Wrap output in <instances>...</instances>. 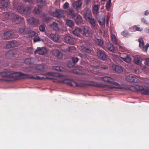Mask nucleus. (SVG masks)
Returning <instances> with one entry per match:
<instances>
[{
  "mask_svg": "<svg viewBox=\"0 0 149 149\" xmlns=\"http://www.w3.org/2000/svg\"><path fill=\"white\" fill-rule=\"evenodd\" d=\"M125 79L126 81L129 82L133 83L137 82V79L132 75L127 76Z\"/></svg>",
  "mask_w": 149,
  "mask_h": 149,
  "instance_id": "9b49d317",
  "label": "nucleus"
},
{
  "mask_svg": "<svg viewBox=\"0 0 149 149\" xmlns=\"http://www.w3.org/2000/svg\"><path fill=\"white\" fill-rule=\"evenodd\" d=\"M84 51L88 53H90L91 52V50L89 47H84L83 49Z\"/></svg>",
  "mask_w": 149,
  "mask_h": 149,
  "instance_id": "a18cd8bd",
  "label": "nucleus"
},
{
  "mask_svg": "<svg viewBox=\"0 0 149 149\" xmlns=\"http://www.w3.org/2000/svg\"><path fill=\"white\" fill-rule=\"evenodd\" d=\"M88 20L89 21L90 23L91 24V28L93 29H97V25L96 24L94 18L92 17Z\"/></svg>",
  "mask_w": 149,
  "mask_h": 149,
  "instance_id": "6ab92c4d",
  "label": "nucleus"
},
{
  "mask_svg": "<svg viewBox=\"0 0 149 149\" xmlns=\"http://www.w3.org/2000/svg\"><path fill=\"white\" fill-rule=\"evenodd\" d=\"M149 47V44L148 43L146 44L145 46H144L143 48L142 49V50L145 52L146 51Z\"/></svg>",
  "mask_w": 149,
  "mask_h": 149,
  "instance_id": "5fc2aeb1",
  "label": "nucleus"
},
{
  "mask_svg": "<svg viewBox=\"0 0 149 149\" xmlns=\"http://www.w3.org/2000/svg\"><path fill=\"white\" fill-rule=\"evenodd\" d=\"M94 42L96 44L100 46H102L104 44L103 41L101 39L96 38L94 40Z\"/></svg>",
  "mask_w": 149,
  "mask_h": 149,
  "instance_id": "473e14b6",
  "label": "nucleus"
},
{
  "mask_svg": "<svg viewBox=\"0 0 149 149\" xmlns=\"http://www.w3.org/2000/svg\"><path fill=\"white\" fill-rule=\"evenodd\" d=\"M105 19L104 17H102V18L100 19V20L99 21V23L100 25L102 26H104L105 24Z\"/></svg>",
  "mask_w": 149,
  "mask_h": 149,
  "instance_id": "c03bdc74",
  "label": "nucleus"
},
{
  "mask_svg": "<svg viewBox=\"0 0 149 149\" xmlns=\"http://www.w3.org/2000/svg\"><path fill=\"white\" fill-rule=\"evenodd\" d=\"M8 1L7 0H0V8H6L8 7Z\"/></svg>",
  "mask_w": 149,
  "mask_h": 149,
  "instance_id": "412c9836",
  "label": "nucleus"
},
{
  "mask_svg": "<svg viewBox=\"0 0 149 149\" xmlns=\"http://www.w3.org/2000/svg\"><path fill=\"white\" fill-rule=\"evenodd\" d=\"M23 18L21 17L18 15H13L12 18L13 21L15 22L17 24H18L20 22L22 21Z\"/></svg>",
  "mask_w": 149,
  "mask_h": 149,
  "instance_id": "f3484780",
  "label": "nucleus"
},
{
  "mask_svg": "<svg viewBox=\"0 0 149 149\" xmlns=\"http://www.w3.org/2000/svg\"><path fill=\"white\" fill-rule=\"evenodd\" d=\"M29 28L25 26H23L19 28V31L20 33L24 34H27L28 33Z\"/></svg>",
  "mask_w": 149,
  "mask_h": 149,
  "instance_id": "5701e85b",
  "label": "nucleus"
},
{
  "mask_svg": "<svg viewBox=\"0 0 149 149\" xmlns=\"http://www.w3.org/2000/svg\"><path fill=\"white\" fill-rule=\"evenodd\" d=\"M14 8L17 9L18 12L21 14H27L31 12L29 7L23 5L19 6L17 0H15L13 3Z\"/></svg>",
  "mask_w": 149,
  "mask_h": 149,
  "instance_id": "7ed1b4c3",
  "label": "nucleus"
},
{
  "mask_svg": "<svg viewBox=\"0 0 149 149\" xmlns=\"http://www.w3.org/2000/svg\"><path fill=\"white\" fill-rule=\"evenodd\" d=\"M77 25H80L82 23L83 20L79 14H77L75 17L74 19Z\"/></svg>",
  "mask_w": 149,
  "mask_h": 149,
  "instance_id": "dca6fc26",
  "label": "nucleus"
},
{
  "mask_svg": "<svg viewBox=\"0 0 149 149\" xmlns=\"http://www.w3.org/2000/svg\"><path fill=\"white\" fill-rule=\"evenodd\" d=\"M67 65L69 68H71L73 67V65L71 62H69L67 63Z\"/></svg>",
  "mask_w": 149,
  "mask_h": 149,
  "instance_id": "6e6d98bb",
  "label": "nucleus"
},
{
  "mask_svg": "<svg viewBox=\"0 0 149 149\" xmlns=\"http://www.w3.org/2000/svg\"><path fill=\"white\" fill-rule=\"evenodd\" d=\"M134 61L136 64L139 65L141 63L142 60L139 56L136 55L134 58Z\"/></svg>",
  "mask_w": 149,
  "mask_h": 149,
  "instance_id": "b1692460",
  "label": "nucleus"
},
{
  "mask_svg": "<svg viewBox=\"0 0 149 149\" xmlns=\"http://www.w3.org/2000/svg\"><path fill=\"white\" fill-rule=\"evenodd\" d=\"M63 14V11L59 9H56L55 11L52 13V16L57 18H60L62 17Z\"/></svg>",
  "mask_w": 149,
  "mask_h": 149,
  "instance_id": "423d86ee",
  "label": "nucleus"
},
{
  "mask_svg": "<svg viewBox=\"0 0 149 149\" xmlns=\"http://www.w3.org/2000/svg\"><path fill=\"white\" fill-rule=\"evenodd\" d=\"M47 52V50L44 47L40 48L38 47L35 50L34 53L36 54L37 53L41 55H43L46 54Z\"/></svg>",
  "mask_w": 149,
  "mask_h": 149,
  "instance_id": "0eeeda50",
  "label": "nucleus"
},
{
  "mask_svg": "<svg viewBox=\"0 0 149 149\" xmlns=\"http://www.w3.org/2000/svg\"><path fill=\"white\" fill-rule=\"evenodd\" d=\"M71 87H85L88 86L99 87L100 88H106L107 90H109L113 89H126L130 90L133 91H141L144 90V88L142 86L138 85L130 87L120 85V84H113L115 86H111L108 84H69Z\"/></svg>",
  "mask_w": 149,
  "mask_h": 149,
  "instance_id": "f03ea898",
  "label": "nucleus"
},
{
  "mask_svg": "<svg viewBox=\"0 0 149 149\" xmlns=\"http://www.w3.org/2000/svg\"><path fill=\"white\" fill-rule=\"evenodd\" d=\"M143 29L142 28H140L139 27H136V28L135 31H143Z\"/></svg>",
  "mask_w": 149,
  "mask_h": 149,
  "instance_id": "052dcab7",
  "label": "nucleus"
},
{
  "mask_svg": "<svg viewBox=\"0 0 149 149\" xmlns=\"http://www.w3.org/2000/svg\"><path fill=\"white\" fill-rule=\"evenodd\" d=\"M50 36L51 38L55 41H58L59 39L58 35L56 33H51L50 34Z\"/></svg>",
  "mask_w": 149,
  "mask_h": 149,
  "instance_id": "cd10ccee",
  "label": "nucleus"
},
{
  "mask_svg": "<svg viewBox=\"0 0 149 149\" xmlns=\"http://www.w3.org/2000/svg\"><path fill=\"white\" fill-rule=\"evenodd\" d=\"M55 69L57 71L61 72H64L65 71V69L64 68L61 67L59 66H56Z\"/></svg>",
  "mask_w": 149,
  "mask_h": 149,
  "instance_id": "a19ab883",
  "label": "nucleus"
},
{
  "mask_svg": "<svg viewBox=\"0 0 149 149\" xmlns=\"http://www.w3.org/2000/svg\"><path fill=\"white\" fill-rule=\"evenodd\" d=\"M18 36L17 35L15 36H14L13 33L12 31H8L5 32L3 35L2 37L3 38L8 40L12 38H17L18 37Z\"/></svg>",
  "mask_w": 149,
  "mask_h": 149,
  "instance_id": "39448f33",
  "label": "nucleus"
},
{
  "mask_svg": "<svg viewBox=\"0 0 149 149\" xmlns=\"http://www.w3.org/2000/svg\"><path fill=\"white\" fill-rule=\"evenodd\" d=\"M82 70H79L77 68L74 69L72 70L73 73L75 74H78L81 75H84L85 74L82 73Z\"/></svg>",
  "mask_w": 149,
  "mask_h": 149,
  "instance_id": "f704fd0d",
  "label": "nucleus"
},
{
  "mask_svg": "<svg viewBox=\"0 0 149 149\" xmlns=\"http://www.w3.org/2000/svg\"><path fill=\"white\" fill-rule=\"evenodd\" d=\"M106 47L111 52H113L114 51V48L113 44L110 42H107L106 43Z\"/></svg>",
  "mask_w": 149,
  "mask_h": 149,
  "instance_id": "bb28decb",
  "label": "nucleus"
},
{
  "mask_svg": "<svg viewBox=\"0 0 149 149\" xmlns=\"http://www.w3.org/2000/svg\"><path fill=\"white\" fill-rule=\"evenodd\" d=\"M88 82H90V83H94V84H97L96 83H95L94 82L92 81H86L84 83H80V84H89L88 83Z\"/></svg>",
  "mask_w": 149,
  "mask_h": 149,
  "instance_id": "680f3d73",
  "label": "nucleus"
},
{
  "mask_svg": "<svg viewBox=\"0 0 149 149\" xmlns=\"http://www.w3.org/2000/svg\"><path fill=\"white\" fill-rule=\"evenodd\" d=\"M16 50L15 49L9 51L6 54L7 58H9L14 55L15 53Z\"/></svg>",
  "mask_w": 149,
  "mask_h": 149,
  "instance_id": "c85d7f7f",
  "label": "nucleus"
},
{
  "mask_svg": "<svg viewBox=\"0 0 149 149\" xmlns=\"http://www.w3.org/2000/svg\"><path fill=\"white\" fill-rule=\"evenodd\" d=\"M144 46V42L143 43H140L139 44V47L142 49L143 48Z\"/></svg>",
  "mask_w": 149,
  "mask_h": 149,
  "instance_id": "0e129e2a",
  "label": "nucleus"
},
{
  "mask_svg": "<svg viewBox=\"0 0 149 149\" xmlns=\"http://www.w3.org/2000/svg\"><path fill=\"white\" fill-rule=\"evenodd\" d=\"M102 80L108 83H113V84H118L117 83L115 82L113 79L108 77H104L102 78Z\"/></svg>",
  "mask_w": 149,
  "mask_h": 149,
  "instance_id": "a211bd4d",
  "label": "nucleus"
},
{
  "mask_svg": "<svg viewBox=\"0 0 149 149\" xmlns=\"http://www.w3.org/2000/svg\"><path fill=\"white\" fill-rule=\"evenodd\" d=\"M72 60L73 62V63H77L78 61L79 60V58L77 57H72Z\"/></svg>",
  "mask_w": 149,
  "mask_h": 149,
  "instance_id": "de8ad7c7",
  "label": "nucleus"
},
{
  "mask_svg": "<svg viewBox=\"0 0 149 149\" xmlns=\"http://www.w3.org/2000/svg\"><path fill=\"white\" fill-rule=\"evenodd\" d=\"M99 9V5H95L93 7V13L95 14H97L98 11Z\"/></svg>",
  "mask_w": 149,
  "mask_h": 149,
  "instance_id": "37998d69",
  "label": "nucleus"
},
{
  "mask_svg": "<svg viewBox=\"0 0 149 149\" xmlns=\"http://www.w3.org/2000/svg\"><path fill=\"white\" fill-rule=\"evenodd\" d=\"M89 73H93L99 76H101L103 75V73L97 70L96 67L93 69H91L90 71L88 70Z\"/></svg>",
  "mask_w": 149,
  "mask_h": 149,
  "instance_id": "4468645a",
  "label": "nucleus"
},
{
  "mask_svg": "<svg viewBox=\"0 0 149 149\" xmlns=\"http://www.w3.org/2000/svg\"><path fill=\"white\" fill-rule=\"evenodd\" d=\"M66 23L67 25L71 28L74 25V22L73 21L71 20H66Z\"/></svg>",
  "mask_w": 149,
  "mask_h": 149,
  "instance_id": "c9c22d12",
  "label": "nucleus"
},
{
  "mask_svg": "<svg viewBox=\"0 0 149 149\" xmlns=\"http://www.w3.org/2000/svg\"><path fill=\"white\" fill-rule=\"evenodd\" d=\"M119 49L122 52H125L126 51V49L121 46H119Z\"/></svg>",
  "mask_w": 149,
  "mask_h": 149,
  "instance_id": "864d4df0",
  "label": "nucleus"
},
{
  "mask_svg": "<svg viewBox=\"0 0 149 149\" xmlns=\"http://www.w3.org/2000/svg\"><path fill=\"white\" fill-rule=\"evenodd\" d=\"M0 76L7 78L5 79H0V81L4 80L8 82H11L13 81L16 80L29 78L37 80L47 79L51 80L54 83L77 84L68 77L61 75L58 73L54 72H48L45 75H40L39 76L34 77L31 76L30 75L23 74L21 72L12 73L8 71L0 73Z\"/></svg>",
  "mask_w": 149,
  "mask_h": 149,
  "instance_id": "f257e3e1",
  "label": "nucleus"
},
{
  "mask_svg": "<svg viewBox=\"0 0 149 149\" xmlns=\"http://www.w3.org/2000/svg\"><path fill=\"white\" fill-rule=\"evenodd\" d=\"M142 95H149V90L147 89L145 90L143 92L141 93Z\"/></svg>",
  "mask_w": 149,
  "mask_h": 149,
  "instance_id": "8fccbe9b",
  "label": "nucleus"
},
{
  "mask_svg": "<svg viewBox=\"0 0 149 149\" xmlns=\"http://www.w3.org/2000/svg\"><path fill=\"white\" fill-rule=\"evenodd\" d=\"M145 31L147 33H149V29L146 28L145 29Z\"/></svg>",
  "mask_w": 149,
  "mask_h": 149,
  "instance_id": "774afa93",
  "label": "nucleus"
},
{
  "mask_svg": "<svg viewBox=\"0 0 149 149\" xmlns=\"http://www.w3.org/2000/svg\"><path fill=\"white\" fill-rule=\"evenodd\" d=\"M36 2L38 3L42 6L45 5L46 4L45 0H36Z\"/></svg>",
  "mask_w": 149,
  "mask_h": 149,
  "instance_id": "79ce46f5",
  "label": "nucleus"
},
{
  "mask_svg": "<svg viewBox=\"0 0 149 149\" xmlns=\"http://www.w3.org/2000/svg\"><path fill=\"white\" fill-rule=\"evenodd\" d=\"M111 39L112 42L115 44H118V41L115 35L112 34L111 36Z\"/></svg>",
  "mask_w": 149,
  "mask_h": 149,
  "instance_id": "e433bc0d",
  "label": "nucleus"
},
{
  "mask_svg": "<svg viewBox=\"0 0 149 149\" xmlns=\"http://www.w3.org/2000/svg\"><path fill=\"white\" fill-rule=\"evenodd\" d=\"M33 12L36 14L38 15L39 14L42 12L41 7L38 5L36 7L34 10Z\"/></svg>",
  "mask_w": 149,
  "mask_h": 149,
  "instance_id": "7c9ffc66",
  "label": "nucleus"
},
{
  "mask_svg": "<svg viewBox=\"0 0 149 149\" xmlns=\"http://www.w3.org/2000/svg\"><path fill=\"white\" fill-rule=\"evenodd\" d=\"M97 55L100 59L102 60H105L106 59V53L102 50H100L98 51Z\"/></svg>",
  "mask_w": 149,
  "mask_h": 149,
  "instance_id": "1a4fd4ad",
  "label": "nucleus"
},
{
  "mask_svg": "<svg viewBox=\"0 0 149 149\" xmlns=\"http://www.w3.org/2000/svg\"><path fill=\"white\" fill-rule=\"evenodd\" d=\"M18 45L17 41L15 40L10 41L6 44V48L9 49L16 47Z\"/></svg>",
  "mask_w": 149,
  "mask_h": 149,
  "instance_id": "6e6552de",
  "label": "nucleus"
},
{
  "mask_svg": "<svg viewBox=\"0 0 149 149\" xmlns=\"http://www.w3.org/2000/svg\"><path fill=\"white\" fill-rule=\"evenodd\" d=\"M141 21L144 24H148V22H147L146 20L144 18H142Z\"/></svg>",
  "mask_w": 149,
  "mask_h": 149,
  "instance_id": "e2e57ef3",
  "label": "nucleus"
},
{
  "mask_svg": "<svg viewBox=\"0 0 149 149\" xmlns=\"http://www.w3.org/2000/svg\"><path fill=\"white\" fill-rule=\"evenodd\" d=\"M29 22L32 25H37L39 24V19L34 17L30 18L28 20Z\"/></svg>",
  "mask_w": 149,
  "mask_h": 149,
  "instance_id": "ddd939ff",
  "label": "nucleus"
},
{
  "mask_svg": "<svg viewBox=\"0 0 149 149\" xmlns=\"http://www.w3.org/2000/svg\"><path fill=\"white\" fill-rule=\"evenodd\" d=\"M138 41L139 43L144 42L143 39L142 38H139Z\"/></svg>",
  "mask_w": 149,
  "mask_h": 149,
  "instance_id": "69168bd1",
  "label": "nucleus"
},
{
  "mask_svg": "<svg viewBox=\"0 0 149 149\" xmlns=\"http://www.w3.org/2000/svg\"><path fill=\"white\" fill-rule=\"evenodd\" d=\"M81 34L87 37H90L92 34L91 29L87 26H83L81 27Z\"/></svg>",
  "mask_w": 149,
  "mask_h": 149,
  "instance_id": "20e7f679",
  "label": "nucleus"
},
{
  "mask_svg": "<svg viewBox=\"0 0 149 149\" xmlns=\"http://www.w3.org/2000/svg\"><path fill=\"white\" fill-rule=\"evenodd\" d=\"M145 60L147 65H149V58H146Z\"/></svg>",
  "mask_w": 149,
  "mask_h": 149,
  "instance_id": "338daca9",
  "label": "nucleus"
},
{
  "mask_svg": "<svg viewBox=\"0 0 149 149\" xmlns=\"http://www.w3.org/2000/svg\"><path fill=\"white\" fill-rule=\"evenodd\" d=\"M13 13L10 12H5L3 15L5 19H11L13 18Z\"/></svg>",
  "mask_w": 149,
  "mask_h": 149,
  "instance_id": "4be33fe9",
  "label": "nucleus"
},
{
  "mask_svg": "<svg viewBox=\"0 0 149 149\" xmlns=\"http://www.w3.org/2000/svg\"><path fill=\"white\" fill-rule=\"evenodd\" d=\"M112 69L118 73H120L123 71V69L121 66L116 65H113L112 66Z\"/></svg>",
  "mask_w": 149,
  "mask_h": 149,
  "instance_id": "aec40b11",
  "label": "nucleus"
},
{
  "mask_svg": "<svg viewBox=\"0 0 149 149\" xmlns=\"http://www.w3.org/2000/svg\"><path fill=\"white\" fill-rule=\"evenodd\" d=\"M84 15L86 17V19H88L92 17L91 13L90 10H88L85 13Z\"/></svg>",
  "mask_w": 149,
  "mask_h": 149,
  "instance_id": "72a5a7b5",
  "label": "nucleus"
},
{
  "mask_svg": "<svg viewBox=\"0 0 149 149\" xmlns=\"http://www.w3.org/2000/svg\"><path fill=\"white\" fill-rule=\"evenodd\" d=\"M27 34H29L30 37H37L38 36V34L33 31H30V29L29 28L28 33Z\"/></svg>",
  "mask_w": 149,
  "mask_h": 149,
  "instance_id": "2f4dec72",
  "label": "nucleus"
},
{
  "mask_svg": "<svg viewBox=\"0 0 149 149\" xmlns=\"http://www.w3.org/2000/svg\"><path fill=\"white\" fill-rule=\"evenodd\" d=\"M40 41V38L39 37H36L33 38V41L34 43L39 42Z\"/></svg>",
  "mask_w": 149,
  "mask_h": 149,
  "instance_id": "09e8293b",
  "label": "nucleus"
},
{
  "mask_svg": "<svg viewBox=\"0 0 149 149\" xmlns=\"http://www.w3.org/2000/svg\"><path fill=\"white\" fill-rule=\"evenodd\" d=\"M53 53L54 55L57 57L58 58H60L62 57V53L59 51L55 49L53 51Z\"/></svg>",
  "mask_w": 149,
  "mask_h": 149,
  "instance_id": "a878e982",
  "label": "nucleus"
},
{
  "mask_svg": "<svg viewBox=\"0 0 149 149\" xmlns=\"http://www.w3.org/2000/svg\"><path fill=\"white\" fill-rule=\"evenodd\" d=\"M33 58H27L25 59L24 62L27 64H30L33 63Z\"/></svg>",
  "mask_w": 149,
  "mask_h": 149,
  "instance_id": "4c0bfd02",
  "label": "nucleus"
},
{
  "mask_svg": "<svg viewBox=\"0 0 149 149\" xmlns=\"http://www.w3.org/2000/svg\"><path fill=\"white\" fill-rule=\"evenodd\" d=\"M67 14L72 19H74L77 14L75 13V11L71 8L68 9L67 11Z\"/></svg>",
  "mask_w": 149,
  "mask_h": 149,
  "instance_id": "f8f14e48",
  "label": "nucleus"
},
{
  "mask_svg": "<svg viewBox=\"0 0 149 149\" xmlns=\"http://www.w3.org/2000/svg\"><path fill=\"white\" fill-rule=\"evenodd\" d=\"M51 28L56 31H58L59 29L58 27L57 24L54 22H53L52 24L50 25Z\"/></svg>",
  "mask_w": 149,
  "mask_h": 149,
  "instance_id": "c756f323",
  "label": "nucleus"
},
{
  "mask_svg": "<svg viewBox=\"0 0 149 149\" xmlns=\"http://www.w3.org/2000/svg\"><path fill=\"white\" fill-rule=\"evenodd\" d=\"M81 28L76 27L74 30L73 31V33L74 34L78 37H79L80 34H81Z\"/></svg>",
  "mask_w": 149,
  "mask_h": 149,
  "instance_id": "393cba45",
  "label": "nucleus"
},
{
  "mask_svg": "<svg viewBox=\"0 0 149 149\" xmlns=\"http://www.w3.org/2000/svg\"><path fill=\"white\" fill-rule=\"evenodd\" d=\"M133 72L135 74H138L139 73V70L137 68H134L132 70Z\"/></svg>",
  "mask_w": 149,
  "mask_h": 149,
  "instance_id": "4d7b16f0",
  "label": "nucleus"
},
{
  "mask_svg": "<svg viewBox=\"0 0 149 149\" xmlns=\"http://www.w3.org/2000/svg\"><path fill=\"white\" fill-rule=\"evenodd\" d=\"M121 58L125 62L128 63H130L131 61V58L129 57L128 56H127L125 57H121Z\"/></svg>",
  "mask_w": 149,
  "mask_h": 149,
  "instance_id": "58836bf2",
  "label": "nucleus"
},
{
  "mask_svg": "<svg viewBox=\"0 0 149 149\" xmlns=\"http://www.w3.org/2000/svg\"><path fill=\"white\" fill-rule=\"evenodd\" d=\"M42 65H38L36 66V69L37 70H41L42 69Z\"/></svg>",
  "mask_w": 149,
  "mask_h": 149,
  "instance_id": "13d9d810",
  "label": "nucleus"
},
{
  "mask_svg": "<svg viewBox=\"0 0 149 149\" xmlns=\"http://www.w3.org/2000/svg\"><path fill=\"white\" fill-rule=\"evenodd\" d=\"M75 50V48L74 47L72 46L68 47L66 49L65 51L68 52H73Z\"/></svg>",
  "mask_w": 149,
  "mask_h": 149,
  "instance_id": "ea45409f",
  "label": "nucleus"
},
{
  "mask_svg": "<svg viewBox=\"0 0 149 149\" xmlns=\"http://www.w3.org/2000/svg\"><path fill=\"white\" fill-rule=\"evenodd\" d=\"M81 1L80 0H78L73 3L72 6L74 8L77 9L81 8L82 3L80 2Z\"/></svg>",
  "mask_w": 149,
  "mask_h": 149,
  "instance_id": "2eb2a0df",
  "label": "nucleus"
},
{
  "mask_svg": "<svg viewBox=\"0 0 149 149\" xmlns=\"http://www.w3.org/2000/svg\"><path fill=\"white\" fill-rule=\"evenodd\" d=\"M69 6V3L67 2H65L63 4V8L64 9H66L68 8Z\"/></svg>",
  "mask_w": 149,
  "mask_h": 149,
  "instance_id": "603ef678",
  "label": "nucleus"
},
{
  "mask_svg": "<svg viewBox=\"0 0 149 149\" xmlns=\"http://www.w3.org/2000/svg\"><path fill=\"white\" fill-rule=\"evenodd\" d=\"M64 41L65 42L70 44H73L75 41V40L69 36H67L65 37Z\"/></svg>",
  "mask_w": 149,
  "mask_h": 149,
  "instance_id": "9d476101",
  "label": "nucleus"
},
{
  "mask_svg": "<svg viewBox=\"0 0 149 149\" xmlns=\"http://www.w3.org/2000/svg\"><path fill=\"white\" fill-rule=\"evenodd\" d=\"M121 35L126 37H128L130 36V34L128 33L126 31H124L121 33Z\"/></svg>",
  "mask_w": 149,
  "mask_h": 149,
  "instance_id": "49530a36",
  "label": "nucleus"
},
{
  "mask_svg": "<svg viewBox=\"0 0 149 149\" xmlns=\"http://www.w3.org/2000/svg\"><path fill=\"white\" fill-rule=\"evenodd\" d=\"M111 3L107 2L106 4V7L107 8H109L111 6Z\"/></svg>",
  "mask_w": 149,
  "mask_h": 149,
  "instance_id": "bf43d9fd",
  "label": "nucleus"
},
{
  "mask_svg": "<svg viewBox=\"0 0 149 149\" xmlns=\"http://www.w3.org/2000/svg\"><path fill=\"white\" fill-rule=\"evenodd\" d=\"M45 28V26L44 25H41L39 27V30L40 31H43Z\"/></svg>",
  "mask_w": 149,
  "mask_h": 149,
  "instance_id": "3c124183",
  "label": "nucleus"
}]
</instances>
